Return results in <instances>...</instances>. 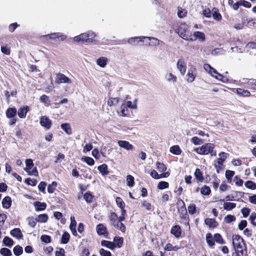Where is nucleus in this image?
I'll return each mask as SVG.
<instances>
[{
  "mask_svg": "<svg viewBox=\"0 0 256 256\" xmlns=\"http://www.w3.org/2000/svg\"><path fill=\"white\" fill-rule=\"evenodd\" d=\"M147 38L148 37L139 36L130 38L128 40V43L132 46H136L141 42L142 44H140L142 45L144 42V40Z\"/></svg>",
  "mask_w": 256,
  "mask_h": 256,
  "instance_id": "7",
  "label": "nucleus"
},
{
  "mask_svg": "<svg viewBox=\"0 0 256 256\" xmlns=\"http://www.w3.org/2000/svg\"><path fill=\"white\" fill-rule=\"evenodd\" d=\"M188 210L190 214H194L196 212V207L194 204H190L188 207Z\"/></svg>",
  "mask_w": 256,
  "mask_h": 256,
  "instance_id": "51",
  "label": "nucleus"
},
{
  "mask_svg": "<svg viewBox=\"0 0 256 256\" xmlns=\"http://www.w3.org/2000/svg\"><path fill=\"white\" fill-rule=\"evenodd\" d=\"M40 124L46 130L50 129L52 125V120L46 116H42L40 118Z\"/></svg>",
  "mask_w": 256,
  "mask_h": 256,
  "instance_id": "6",
  "label": "nucleus"
},
{
  "mask_svg": "<svg viewBox=\"0 0 256 256\" xmlns=\"http://www.w3.org/2000/svg\"><path fill=\"white\" fill-rule=\"evenodd\" d=\"M204 223L206 225L212 228H215L218 225V222L214 218H206L204 220Z\"/></svg>",
  "mask_w": 256,
  "mask_h": 256,
  "instance_id": "12",
  "label": "nucleus"
},
{
  "mask_svg": "<svg viewBox=\"0 0 256 256\" xmlns=\"http://www.w3.org/2000/svg\"><path fill=\"white\" fill-rule=\"evenodd\" d=\"M25 163L26 167L24 168V170L27 172L28 170H30L32 167H33L34 162L32 159L29 158L26 160Z\"/></svg>",
  "mask_w": 256,
  "mask_h": 256,
  "instance_id": "39",
  "label": "nucleus"
},
{
  "mask_svg": "<svg viewBox=\"0 0 256 256\" xmlns=\"http://www.w3.org/2000/svg\"><path fill=\"white\" fill-rule=\"evenodd\" d=\"M214 78L224 83L227 82H228V78L220 74H219L218 76H214Z\"/></svg>",
  "mask_w": 256,
  "mask_h": 256,
  "instance_id": "61",
  "label": "nucleus"
},
{
  "mask_svg": "<svg viewBox=\"0 0 256 256\" xmlns=\"http://www.w3.org/2000/svg\"><path fill=\"white\" fill-rule=\"evenodd\" d=\"M191 142L195 145H200L203 143V140L197 136H194L191 139Z\"/></svg>",
  "mask_w": 256,
  "mask_h": 256,
  "instance_id": "52",
  "label": "nucleus"
},
{
  "mask_svg": "<svg viewBox=\"0 0 256 256\" xmlns=\"http://www.w3.org/2000/svg\"><path fill=\"white\" fill-rule=\"evenodd\" d=\"M188 28V26L186 24L182 23L177 29L176 32L184 40L188 41H193L194 40L191 38L192 34L189 32Z\"/></svg>",
  "mask_w": 256,
  "mask_h": 256,
  "instance_id": "1",
  "label": "nucleus"
},
{
  "mask_svg": "<svg viewBox=\"0 0 256 256\" xmlns=\"http://www.w3.org/2000/svg\"><path fill=\"white\" fill-rule=\"evenodd\" d=\"M210 192V188L207 186H204L201 188L200 193L203 195H209Z\"/></svg>",
  "mask_w": 256,
  "mask_h": 256,
  "instance_id": "47",
  "label": "nucleus"
},
{
  "mask_svg": "<svg viewBox=\"0 0 256 256\" xmlns=\"http://www.w3.org/2000/svg\"><path fill=\"white\" fill-rule=\"evenodd\" d=\"M236 206V204L233 202H226L224 204V208L226 210H231L234 208Z\"/></svg>",
  "mask_w": 256,
  "mask_h": 256,
  "instance_id": "33",
  "label": "nucleus"
},
{
  "mask_svg": "<svg viewBox=\"0 0 256 256\" xmlns=\"http://www.w3.org/2000/svg\"><path fill=\"white\" fill-rule=\"evenodd\" d=\"M170 232L176 238H179L182 234V230L180 226L178 225H176L172 227Z\"/></svg>",
  "mask_w": 256,
  "mask_h": 256,
  "instance_id": "10",
  "label": "nucleus"
},
{
  "mask_svg": "<svg viewBox=\"0 0 256 256\" xmlns=\"http://www.w3.org/2000/svg\"><path fill=\"white\" fill-rule=\"evenodd\" d=\"M213 178H214V180L212 182V186L215 190H216L218 186L220 180L216 176V175H214Z\"/></svg>",
  "mask_w": 256,
  "mask_h": 256,
  "instance_id": "60",
  "label": "nucleus"
},
{
  "mask_svg": "<svg viewBox=\"0 0 256 256\" xmlns=\"http://www.w3.org/2000/svg\"><path fill=\"white\" fill-rule=\"evenodd\" d=\"M245 186L250 190H255L256 189V183L252 181L248 180L244 184Z\"/></svg>",
  "mask_w": 256,
  "mask_h": 256,
  "instance_id": "35",
  "label": "nucleus"
},
{
  "mask_svg": "<svg viewBox=\"0 0 256 256\" xmlns=\"http://www.w3.org/2000/svg\"><path fill=\"white\" fill-rule=\"evenodd\" d=\"M168 187V183L164 181L160 182L158 185V188L160 190H163Z\"/></svg>",
  "mask_w": 256,
  "mask_h": 256,
  "instance_id": "56",
  "label": "nucleus"
},
{
  "mask_svg": "<svg viewBox=\"0 0 256 256\" xmlns=\"http://www.w3.org/2000/svg\"><path fill=\"white\" fill-rule=\"evenodd\" d=\"M30 108L28 106H25L20 108L18 112V116L20 118H26L27 112H28Z\"/></svg>",
  "mask_w": 256,
  "mask_h": 256,
  "instance_id": "13",
  "label": "nucleus"
},
{
  "mask_svg": "<svg viewBox=\"0 0 256 256\" xmlns=\"http://www.w3.org/2000/svg\"><path fill=\"white\" fill-rule=\"evenodd\" d=\"M118 146L126 150H130L133 148V146L128 142L126 140H119L118 142Z\"/></svg>",
  "mask_w": 256,
  "mask_h": 256,
  "instance_id": "11",
  "label": "nucleus"
},
{
  "mask_svg": "<svg viewBox=\"0 0 256 256\" xmlns=\"http://www.w3.org/2000/svg\"><path fill=\"white\" fill-rule=\"evenodd\" d=\"M123 238L119 236H115L114 238V244L116 246V248H120L123 244Z\"/></svg>",
  "mask_w": 256,
  "mask_h": 256,
  "instance_id": "25",
  "label": "nucleus"
},
{
  "mask_svg": "<svg viewBox=\"0 0 256 256\" xmlns=\"http://www.w3.org/2000/svg\"><path fill=\"white\" fill-rule=\"evenodd\" d=\"M166 80L170 82L174 83L177 80L176 76L172 73L168 74L166 75Z\"/></svg>",
  "mask_w": 256,
  "mask_h": 256,
  "instance_id": "38",
  "label": "nucleus"
},
{
  "mask_svg": "<svg viewBox=\"0 0 256 256\" xmlns=\"http://www.w3.org/2000/svg\"><path fill=\"white\" fill-rule=\"evenodd\" d=\"M194 175L196 179L198 180L199 182H202L204 180V177L202 172L199 168H196L194 173Z\"/></svg>",
  "mask_w": 256,
  "mask_h": 256,
  "instance_id": "32",
  "label": "nucleus"
},
{
  "mask_svg": "<svg viewBox=\"0 0 256 256\" xmlns=\"http://www.w3.org/2000/svg\"><path fill=\"white\" fill-rule=\"evenodd\" d=\"M156 165L158 170L160 172H164L166 170V166L163 163L157 162Z\"/></svg>",
  "mask_w": 256,
  "mask_h": 256,
  "instance_id": "55",
  "label": "nucleus"
},
{
  "mask_svg": "<svg viewBox=\"0 0 256 256\" xmlns=\"http://www.w3.org/2000/svg\"><path fill=\"white\" fill-rule=\"evenodd\" d=\"M108 62V58L106 57H100L96 60L98 65L102 68H104Z\"/></svg>",
  "mask_w": 256,
  "mask_h": 256,
  "instance_id": "26",
  "label": "nucleus"
},
{
  "mask_svg": "<svg viewBox=\"0 0 256 256\" xmlns=\"http://www.w3.org/2000/svg\"><path fill=\"white\" fill-rule=\"evenodd\" d=\"M194 36H195L196 39L198 38L202 42L205 40V35L202 32L199 31L196 32L194 33Z\"/></svg>",
  "mask_w": 256,
  "mask_h": 256,
  "instance_id": "37",
  "label": "nucleus"
},
{
  "mask_svg": "<svg viewBox=\"0 0 256 256\" xmlns=\"http://www.w3.org/2000/svg\"><path fill=\"white\" fill-rule=\"evenodd\" d=\"M142 206L144 208L147 210H150L152 208L151 204L145 200H144L142 202Z\"/></svg>",
  "mask_w": 256,
  "mask_h": 256,
  "instance_id": "59",
  "label": "nucleus"
},
{
  "mask_svg": "<svg viewBox=\"0 0 256 256\" xmlns=\"http://www.w3.org/2000/svg\"><path fill=\"white\" fill-rule=\"evenodd\" d=\"M13 252L16 256H20L23 252L22 248L20 245H17L14 248Z\"/></svg>",
  "mask_w": 256,
  "mask_h": 256,
  "instance_id": "31",
  "label": "nucleus"
},
{
  "mask_svg": "<svg viewBox=\"0 0 256 256\" xmlns=\"http://www.w3.org/2000/svg\"><path fill=\"white\" fill-rule=\"evenodd\" d=\"M116 203L117 206L120 208H124V202L122 199V198L120 197H117L116 200Z\"/></svg>",
  "mask_w": 256,
  "mask_h": 256,
  "instance_id": "57",
  "label": "nucleus"
},
{
  "mask_svg": "<svg viewBox=\"0 0 256 256\" xmlns=\"http://www.w3.org/2000/svg\"><path fill=\"white\" fill-rule=\"evenodd\" d=\"M99 252L101 256H112L111 252L104 248H100L99 250Z\"/></svg>",
  "mask_w": 256,
  "mask_h": 256,
  "instance_id": "62",
  "label": "nucleus"
},
{
  "mask_svg": "<svg viewBox=\"0 0 256 256\" xmlns=\"http://www.w3.org/2000/svg\"><path fill=\"white\" fill-rule=\"evenodd\" d=\"M40 100L47 106L50 104V100L48 96L46 94H43L40 96Z\"/></svg>",
  "mask_w": 256,
  "mask_h": 256,
  "instance_id": "46",
  "label": "nucleus"
},
{
  "mask_svg": "<svg viewBox=\"0 0 256 256\" xmlns=\"http://www.w3.org/2000/svg\"><path fill=\"white\" fill-rule=\"evenodd\" d=\"M10 234L17 239H20L23 237L20 230L19 228H14L10 232Z\"/></svg>",
  "mask_w": 256,
  "mask_h": 256,
  "instance_id": "15",
  "label": "nucleus"
},
{
  "mask_svg": "<svg viewBox=\"0 0 256 256\" xmlns=\"http://www.w3.org/2000/svg\"><path fill=\"white\" fill-rule=\"evenodd\" d=\"M0 254L4 256H11L12 255L11 250L6 248H2L0 250Z\"/></svg>",
  "mask_w": 256,
  "mask_h": 256,
  "instance_id": "43",
  "label": "nucleus"
},
{
  "mask_svg": "<svg viewBox=\"0 0 256 256\" xmlns=\"http://www.w3.org/2000/svg\"><path fill=\"white\" fill-rule=\"evenodd\" d=\"M212 16L214 19L217 21H220L222 18V16L220 13L218 12V10L217 8H214L212 9Z\"/></svg>",
  "mask_w": 256,
  "mask_h": 256,
  "instance_id": "22",
  "label": "nucleus"
},
{
  "mask_svg": "<svg viewBox=\"0 0 256 256\" xmlns=\"http://www.w3.org/2000/svg\"><path fill=\"white\" fill-rule=\"evenodd\" d=\"M82 160L90 166H92L94 164V159L89 156H84V158H82Z\"/></svg>",
  "mask_w": 256,
  "mask_h": 256,
  "instance_id": "40",
  "label": "nucleus"
},
{
  "mask_svg": "<svg viewBox=\"0 0 256 256\" xmlns=\"http://www.w3.org/2000/svg\"><path fill=\"white\" fill-rule=\"evenodd\" d=\"M236 92L238 95L246 97L249 96L250 94V92L248 90L240 88L236 90Z\"/></svg>",
  "mask_w": 256,
  "mask_h": 256,
  "instance_id": "27",
  "label": "nucleus"
},
{
  "mask_svg": "<svg viewBox=\"0 0 256 256\" xmlns=\"http://www.w3.org/2000/svg\"><path fill=\"white\" fill-rule=\"evenodd\" d=\"M40 240L42 242L46 244H48L51 242V237L46 234L42 235L40 237Z\"/></svg>",
  "mask_w": 256,
  "mask_h": 256,
  "instance_id": "54",
  "label": "nucleus"
},
{
  "mask_svg": "<svg viewBox=\"0 0 256 256\" xmlns=\"http://www.w3.org/2000/svg\"><path fill=\"white\" fill-rule=\"evenodd\" d=\"M234 181L235 182V184L238 186H242L244 181L242 179L239 178L238 176H235L234 178Z\"/></svg>",
  "mask_w": 256,
  "mask_h": 256,
  "instance_id": "64",
  "label": "nucleus"
},
{
  "mask_svg": "<svg viewBox=\"0 0 256 256\" xmlns=\"http://www.w3.org/2000/svg\"><path fill=\"white\" fill-rule=\"evenodd\" d=\"M206 241L210 246H212L214 245V242L213 240L212 236L210 233H208L206 234Z\"/></svg>",
  "mask_w": 256,
  "mask_h": 256,
  "instance_id": "45",
  "label": "nucleus"
},
{
  "mask_svg": "<svg viewBox=\"0 0 256 256\" xmlns=\"http://www.w3.org/2000/svg\"><path fill=\"white\" fill-rule=\"evenodd\" d=\"M179 249V248L178 246H174L171 244L168 243L166 244L164 247V250L168 251H176Z\"/></svg>",
  "mask_w": 256,
  "mask_h": 256,
  "instance_id": "50",
  "label": "nucleus"
},
{
  "mask_svg": "<svg viewBox=\"0 0 256 256\" xmlns=\"http://www.w3.org/2000/svg\"><path fill=\"white\" fill-rule=\"evenodd\" d=\"M178 68L182 74H184L186 71V66L184 62L182 60H178L177 62Z\"/></svg>",
  "mask_w": 256,
  "mask_h": 256,
  "instance_id": "20",
  "label": "nucleus"
},
{
  "mask_svg": "<svg viewBox=\"0 0 256 256\" xmlns=\"http://www.w3.org/2000/svg\"><path fill=\"white\" fill-rule=\"evenodd\" d=\"M96 34L92 32L82 33L74 38V40L76 42L90 43L94 40Z\"/></svg>",
  "mask_w": 256,
  "mask_h": 256,
  "instance_id": "2",
  "label": "nucleus"
},
{
  "mask_svg": "<svg viewBox=\"0 0 256 256\" xmlns=\"http://www.w3.org/2000/svg\"><path fill=\"white\" fill-rule=\"evenodd\" d=\"M56 82L58 84H71L72 82L71 80L63 74L59 72L56 74Z\"/></svg>",
  "mask_w": 256,
  "mask_h": 256,
  "instance_id": "5",
  "label": "nucleus"
},
{
  "mask_svg": "<svg viewBox=\"0 0 256 256\" xmlns=\"http://www.w3.org/2000/svg\"><path fill=\"white\" fill-rule=\"evenodd\" d=\"M28 225L32 228L35 227L37 221L36 218H34L33 217L28 218Z\"/></svg>",
  "mask_w": 256,
  "mask_h": 256,
  "instance_id": "53",
  "label": "nucleus"
},
{
  "mask_svg": "<svg viewBox=\"0 0 256 256\" xmlns=\"http://www.w3.org/2000/svg\"><path fill=\"white\" fill-rule=\"evenodd\" d=\"M225 222L226 223H230L236 220V217L233 215L228 214L224 218Z\"/></svg>",
  "mask_w": 256,
  "mask_h": 256,
  "instance_id": "63",
  "label": "nucleus"
},
{
  "mask_svg": "<svg viewBox=\"0 0 256 256\" xmlns=\"http://www.w3.org/2000/svg\"><path fill=\"white\" fill-rule=\"evenodd\" d=\"M214 149L213 144L211 143H207L200 148H198L196 152L200 154H208Z\"/></svg>",
  "mask_w": 256,
  "mask_h": 256,
  "instance_id": "4",
  "label": "nucleus"
},
{
  "mask_svg": "<svg viewBox=\"0 0 256 256\" xmlns=\"http://www.w3.org/2000/svg\"><path fill=\"white\" fill-rule=\"evenodd\" d=\"M84 198L88 203H91L94 198V196L90 192H86L84 196Z\"/></svg>",
  "mask_w": 256,
  "mask_h": 256,
  "instance_id": "41",
  "label": "nucleus"
},
{
  "mask_svg": "<svg viewBox=\"0 0 256 256\" xmlns=\"http://www.w3.org/2000/svg\"><path fill=\"white\" fill-rule=\"evenodd\" d=\"M110 220V224L115 227L118 224L119 222L118 220L117 214L115 212H112L109 217Z\"/></svg>",
  "mask_w": 256,
  "mask_h": 256,
  "instance_id": "17",
  "label": "nucleus"
},
{
  "mask_svg": "<svg viewBox=\"0 0 256 256\" xmlns=\"http://www.w3.org/2000/svg\"><path fill=\"white\" fill-rule=\"evenodd\" d=\"M2 242L7 246L12 247L14 244V240L8 236H5L3 239Z\"/></svg>",
  "mask_w": 256,
  "mask_h": 256,
  "instance_id": "30",
  "label": "nucleus"
},
{
  "mask_svg": "<svg viewBox=\"0 0 256 256\" xmlns=\"http://www.w3.org/2000/svg\"><path fill=\"white\" fill-rule=\"evenodd\" d=\"M180 202L182 203V206L180 208V216L182 215L183 218L186 221L187 225L188 228H190L188 222V218L187 216V211L185 206V204L182 200H180Z\"/></svg>",
  "mask_w": 256,
  "mask_h": 256,
  "instance_id": "9",
  "label": "nucleus"
},
{
  "mask_svg": "<svg viewBox=\"0 0 256 256\" xmlns=\"http://www.w3.org/2000/svg\"><path fill=\"white\" fill-rule=\"evenodd\" d=\"M101 244L104 246L108 248L114 250L116 246L114 244L113 242H112L110 241L106 240H102L101 242Z\"/></svg>",
  "mask_w": 256,
  "mask_h": 256,
  "instance_id": "24",
  "label": "nucleus"
},
{
  "mask_svg": "<svg viewBox=\"0 0 256 256\" xmlns=\"http://www.w3.org/2000/svg\"><path fill=\"white\" fill-rule=\"evenodd\" d=\"M16 109L15 108H10L6 111V115L8 118H13L16 114Z\"/></svg>",
  "mask_w": 256,
  "mask_h": 256,
  "instance_id": "23",
  "label": "nucleus"
},
{
  "mask_svg": "<svg viewBox=\"0 0 256 256\" xmlns=\"http://www.w3.org/2000/svg\"><path fill=\"white\" fill-rule=\"evenodd\" d=\"M232 244L235 250L242 249L246 245L243 238L238 234L233 235Z\"/></svg>",
  "mask_w": 256,
  "mask_h": 256,
  "instance_id": "3",
  "label": "nucleus"
},
{
  "mask_svg": "<svg viewBox=\"0 0 256 256\" xmlns=\"http://www.w3.org/2000/svg\"><path fill=\"white\" fill-rule=\"evenodd\" d=\"M238 194H239L240 196H242L244 195V192L236 191L234 192L232 194L226 196V200L227 201L234 200V198L237 196Z\"/></svg>",
  "mask_w": 256,
  "mask_h": 256,
  "instance_id": "19",
  "label": "nucleus"
},
{
  "mask_svg": "<svg viewBox=\"0 0 256 256\" xmlns=\"http://www.w3.org/2000/svg\"><path fill=\"white\" fill-rule=\"evenodd\" d=\"M127 185L130 187L133 186L134 185V178L133 176L129 174L126 176Z\"/></svg>",
  "mask_w": 256,
  "mask_h": 256,
  "instance_id": "48",
  "label": "nucleus"
},
{
  "mask_svg": "<svg viewBox=\"0 0 256 256\" xmlns=\"http://www.w3.org/2000/svg\"><path fill=\"white\" fill-rule=\"evenodd\" d=\"M36 218L37 219L38 222L44 223L48 221V216L46 214H39Z\"/></svg>",
  "mask_w": 256,
  "mask_h": 256,
  "instance_id": "34",
  "label": "nucleus"
},
{
  "mask_svg": "<svg viewBox=\"0 0 256 256\" xmlns=\"http://www.w3.org/2000/svg\"><path fill=\"white\" fill-rule=\"evenodd\" d=\"M96 230L98 234L100 236H104L106 238L108 235L106 228L102 224H98Z\"/></svg>",
  "mask_w": 256,
  "mask_h": 256,
  "instance_id": "8",
  "label": "nucleus"
},
{
  "mask_svg": "<svg viewBox=\"0 0 256 256\" xmlns=\"http://www.w3.org/2000/svg\"><path fill=\"white\" fill-rule=\"evenodd\" d=\"M170 152L176 155H180L182 152V150L179 146L177 145L171 146L170 148Z\"/></svg>",
  "mask_w": 256,
  "mask_h": 256,
  "instance_id": "28",
  "label": "nucleus"
},
{
  "mask_svg": "<svg viewBox=\"0 0 256 256\" xmlns=\"http://www.w3.org/2000/svg\"><path fill=\"white\" fill-rule=\"evenodd\" d=\"M34 206L37 212L44 210L46 208V204L45 202H41L38 201L35 202L34 203Z\"/></svg>",
  "mask_w": 256,
  "mask_h": 256,
  "instance_id": "16",
  "label": "nucleus"
},
{
  "mask_svg": "<svg viewBox=\"0 0 256 256\" xmlns=\"http://www.w3.org/2000/svg\"><path fill=\"white\" fill-rule=\"evenodd\" d=\"M70 228L72 234L74 236H77V232L76 230V222L74 218V216L70 217Z\"/></svg>",
  "mask_w": 256,
  "mask_h": 256,
  "instance_id": "18",
  "label": "nucleus"
},
{
  "mask_svg": "<svg viewBox=\"0 0 256 256\" xmlns=\"http://www.w3.org/2000/svg\"><path fill=\"white\" fill-rule=\"evenodd\" d=\"M70 234L68 232H65L62 235L61 238V243L63 244H66L68 243L70 240Z\"/></svg>",
  "mask_w": 256,
  "mask_h": 256,
  "instance_id": "36",
  "label": "nucleus"
},
{
  "mask_svg": "<svg viewBox=\"0 0 256 256\" xmlns=\"http://www.w3.org/2000/svg\"><path fill=\"white\" fill-rule=\"evenodd\" d=\"M98 170L102 176H106L109 173V172L108 171V166L104 164L99 166L98 167Z\"/></svg>",
  "mask_w": 256,
  "mask_h": 256,
  "instance_id": "21",
  "label": "nucleus"
},
{
  "mask_svg": "<svg viewBox=\"0 0 256 256\" xmlns=\"http://www.w3.org/2000/svg\"><path fill=\"white\" fill-rule=\"evenodd\" d=\"M57 186V182H52L48 186V192L50 194L54 192L55 188Z\"/></svg>",
  "mask_w": 256,
  "mask_h": 256,
  "instance_id": "49",
  "label": "nucleus"
},
{
  "mask_svg": "<svg viewBox=\"0 0 256 256\" xmlns=\"http://www.w3.org/2000/svg\"><path fill=\"white\" fill-rule=\"evenodd\" d=\"M12 198L8 196H6L4 197L2 202V206L4 208L8 209L11 206H12Z\"/></svg>",
  "mask_w": 256,
  "mask_h": 256,
  "instance_id": "14",
  "label": "nucleus"
},
{
  "mask_svg": "<svg viewBox=\"0 0 256 256\" xmlns=\"http://www.w3.org/2000/svg\"><path fill=\"white\" fill-rule=\"evenodd\" d=\"M247 84H248V88L256 90V80L250 79V80H248Z\"/></svg>",
  "mask_w": 256,
  "mask_h": 256,
  "instance_id": "42",
  "label": "nucleus"
},
{
  "mask_svg": "<svg viewBox=\"0 0 256 256\" xmlns=\"http://www.w3.org/2000/svg\"><path fill=\"white\" fill-rule=\"evenodd\" d=\"M25 183L28 185L35 186L36 184L37 181L36 180H34L30 178H28L25 180Z\"/></svg>",
  "mask_w": 256,
  "mask_h": 256,
  "instance_id": "58",
  "label": "nucleus"
},
{
  "mask_svg": "<svg viewBox=\"0 0 256 256\" xmlns=\"http://www.w3.org/2000/svg\"><path fill=\"white\" fill-rule=\"evenodd\" d=\"M62 129L64 131L68 134L70 135L72 134V129L70 124L68 123L62 124L60 126Z\"/></svg>",
  "mask_w": 256,
  "mask_h": 256,
  "instance_id": "29",
  "label": "nucleus"
},
{
  "mask_svg": "<svg viewBox=\"0 0 256 256\" xmlns=\"http://www.w3.org/2000/svg\"><path fill=\"white\" fill-rule=\"evenodd\" d=\"M214 238L216 242L217 243H218L220 244H224L225 243L222 236L220 234H214Z\"/></svg>",
  "mask_w": 256,
  "mask_h": 256,
  "instance_id": "44",
  "label": "nucleus"
}]
</instances>
